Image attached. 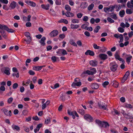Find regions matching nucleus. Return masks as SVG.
<instances>
[{
    "label": "nucleus",
    "instance_id": "1",
    "mask_svg": "<svg viewBox=\"0 0 133 133\" xmlns=\"http://www.w3.org/2000/svg\"><path fill=\"white\" fill-rule=\"evenodd\" d=\"M5 31H6L8 32L14 33V30L11 29L9 28L6 26L0 24V32L1 33H4Z\"/></svg>",
    "mask_w": 133,
    "mask_h": 133
},
{
    "label": "nucleus",
    "instance_id": "2",
    "mask_svg": "<svg viewBox=\"0 0 133 133\" xmlns=\"http://www.w3.org/2000/svg\"><path fill=\"white\" fill-rule=\"evenodd\" d=\"M109 66L110 70L113 72H115L117 70L118 65L115 62H113L110 63Z\"/></svg>",
    "mask_w": 133,
    "mask_h": 133
},
{
    "label": "nucleus",
    "instance_id": "3",
    "mask_svg": "<svg viewBox=\"0 0 133 133\" xmlns=\"http://www.w3.org/2000/svg\"><path fill=\"white\" fill-rule=\"evenodd\" d=\"M90 70L91 71L87 70L86 71V73L88 75H92L95 74L96 72V70L95 68H91Z\"/></svg>",
    "mask_w": 133,
    "mask_h": 133
},
{
    "label": "nucleus",
    "instance_id": "4",
    "mask_svg": "<svg viewBox=\"0 0 133 133\" xmlns=\"http://www.w3.org/2000/svg\"><path fill=\"white\" fill-rule=\"evenodd\" d=\"M84 118L89 122H92L93 121V119L90 115L85 114L84 116Z\"/></svg>",
    "mask_w": 133,
    "mask_h": 133
},
{
    "label": "nucleus",
    "instance_id": "5",
    "mask_svg": "<svg viewBox=\"0 0 133 133\" xmlns=\"http://www.w3.org/2000/svg\"><path fill=\"white\" fill-rule=\"evenodd\" d=\"M98 57L100 59L104 61L108 58V57L107 55L104 54H100L98 55Z\"/></svg>",
    "mask_w": 133,
    "mask_h": 133
},
{
    "label": "nucleus",
    "instance_id": "6",
    "mask_svg": "<svg viewBox=\"0 0 133 133\" xmlns=\"http://www.w3.org/2000/svg\"><path fill=\"white\" fill-rule=\"evenodd\" d=\"M114 37L117 39H118L119 38L120 41H119V43L120 42H122L123 40V37L122 35L120 34L119 35H118L117 34H115L114 35Z\"/></svg>",
    "mask_w": 133,
    "mask_h": 133
},
{
    "label": "nucleus",
    "instance_id": "7",
    "mask_svg": "<svg viewBox=\"0 0 133 133\" xmlns=\"http://www.w3.org/2000/svg\"><path fill=\"white\" fill-rule=\"evenodd\" d=\"M98 105L101 109H103L104 110H106L107 109V105L105 103L104 104L101 103H98Z\"/></svg>",
    "mask_w": 133,
    "mask_h": 133
},
{
    "label": "nucleus",
    "instance_id": "8",
    "mask_svg": "<svg viewBox=\"0 0 133 133\" xmlns=\"http://www.w3.org/2000/svg\"><path fill=\"white\" fill-rule=\"evenodd\" d=\"M25 2L28 5L32 7H35L36 6V3L33 2L31 1H26Z\"/></svg>",
    "mask_w": 133,
    "mask_h": 133
},
{
    "label": "nucleus",
    "instance_id": "9",
    "mask_svg": "<svg viewBox=\"0 0 133 133\" xmlns=\"http://www.w3.org/2000/svg\"><path fill=\"white\" fill-rule=\"evenodd\" d=\"M17 4L16 2L14 1H12L11 3L9 6V7L11 8V9H14L16 7Z\"/></svg>",
    "mask_w": 133,
    "mask_h": 133
},
{
    "label": "nucleus",
    "instance_id": "10",
    "mask_svg": "<svg viewBox=\"0 0 133 133\" xmlns=\"http://www.w3.org/2000/svg\"><path fill=\"white\" fill-rule=\"evenodd\" d=\"M85 54L86 55H89L92 56H93L94 55V52L89 50H87L86 52H85Z\"/></svg>",
    "mask_w": 133,
    "mask_h": 133
},
{
    "label": "nucleus",
    "instance_id": "11",
    "mask_svg": "<svg viewBox=\"0 0 133 133\" xmlns=\"http://www.w3.org/2000/svg\"><path fill=\"white\" fill-rule=\"evenodd\" d=\"M4 114L6 116H11V110H8L6 109H4Z\"/></svg>",
    "mask_w": 133,
    "mask_h": 133
},
{
    "label": "nucleus",
    "instance_id": "12",
    "mask_svg": "<svg viewBox=\"0 0 133 133\" xmlns=\"http://www.w3.org/2000/svg\"><path fill=\"white\" fill-rule=\"evenodd\" d=\"M99 86L97 83H94L91 84V88L93 89H96L98 88Z\"/></svg>",
    "mask_w": 133,
    "mask_h": 133
},
{
    "label": "nucleus",
    "instance_id": "13",
    "mask_svg": "<svg viewBox=\"0 0 133 133\" xmlns=\"http://www.w3.org/2000/svg\"><path fill=\"white\" fill-rule=\"evenodd\" d=\"M81 85V82L80 81L75 83L73 82L71 84V86L74 87L76 86L79 87Z\"/></svg>",
    "mask_w": 133,
    "mask_h": 133
},
{
    "label": "nucleus",
    "instance_id": "14",
    "mask_svg": "<svg viewBox=\"0 0 133 133\" xmlns=\"http://www.w3.org/2000/svg\"><path fill=\"white\" fill-rule=\"evenodd\" d=\"M111 114L114 115H116L117 116H119L120 114V113L117 110L115 109H114L113 111H112L111 112Z\"/></svg>",
    "mask_w": 133,
    "mask_h": 133
},
{
    "label": "nucleus",
    "instance_id": "15",
    "mask_svg": "<svg viewBox=\"0 0 133 133\" xmlns=\"http://www.w3.org/2000/svg\"><path fill=\"white\" fill-rule=\"evenodd\" d=\"M89 63L90 65L93 66H95L97 65V62L96 61H91Z\"/></svg>",
    "mask_w": 133,
    "mask_h": 133
},
{
    "label": "nucleus",
    "instance_id": "16",
    "mask_svg": "<svg viewBox=\"0 0 133 133\" xmlns=\"http://www.w3.org/2000/svg\"><path fill=\"white\" fill-rule=\"evenodd\" d=\"M88 5V4L87 2H83L80 4V7L81 8L84 9L87 8Z\"/></svg>",
    "mask_w": 133,
    "mask_h": 133
},
{
    "label": "nucleus",
    "instance_id": "17",
    "mask_svg": "<svg viewBox=\"0 0 133 133\" xmlns=\"http://www.w3.org/2000/svg\"><path fill=\"white\" fill-rule=\"evenodd\" d=\"M4 68L5 70L4 71V73L8 75H9L10 74V69L9 68L7 67H5Z\"/></svg>",
    "mask_w": 133,
    "mask_h": 133
},
{
    "label": "nucleus",
    "instance_id": "18",
    "mask_svg": "<svg viewBox=\"0 0 133 133\" xmlns=\"http://www.w3.org/2000/svg\"><path fill=\"white\" fill-rule=\"evenodd\" d=\"M46 39V38L44 37L42 38L39 41V42L41 43V45L43 46H44L45 45V43H44V41Z\"/></svg>",
    "mask_w": 133,
    "mask_h": 133
},
{
    "label": "nucleus",
    "instance_id": "19",
    "mask_svg": "<svg viewBox=\"0 0 133 133\" xmlns=\"http://www.w3.org/2000/svg\"><path fill=\"white\" fill-rule=\"evenodd\" d=\"M65 15L68 17H73L74 16V14L73 13L68 11L66 12Z\"/></svg>",
    "mask_w": 133,
    "mask_h": 133
},
{
    "label": "nucleus",
    "instance_id": "20",
    "mask_svg": "<svg viewBox=\"0 0 133 133\" xmlns=\"http://www.w3.org/2000/svg\"><path fill=\"white\" fill-rule=\"evenodd\" d=\"M109 124L107 122H103L101 127L106 128L107 127H109Z\"/></svg>",
    "mask_w": 133,
    "mask_h": 133
},
{
    "label": "nucleus",
    "instance_id": "21",
    "mask_svg": "<svg viewBox=\"0 0 133 133\" xmlns=\"http://www.w3.org/2000/svg\"><path fill=\"white\" fill-rule=\"evenodd\" d=\"M41 7L43 9H44L46 10H48L49 9V8L50 7V5L49 4L47 5L42 4L41 5Z\"/></svg>",
    "mask_w": 133,
    "mask_h": 133
},
{
    "label": "nucleus",
    "instance_id": "22",
    "mask_svg": "<svg viewBox=\"0 0 133 133\" xmlns=\"http://www.w3.org/2000/svg\"><path fill=\"white\" fill-rule=\"evenodd\" d=\"M60 97H59V100L62 101H64L65 100V98L64 95L60 93Z\"/></svg>",
    "mask_w": 133,
    "mask_h": 133
},
{
    "label": "nucleus",
    "instance_id": "23",
    "mask_svg": "<svg viewBox=\"0 0 133 133\" xmlns=\"http://www.w3.org/2000/svg\"><path fill=\"white\" fill-rule=\"evenodd\" d=\"M122 5H121L120 4H119L118 5H115V8L116 9V10L117 11H118L121 9V7L122 6Z\"/></svg>",
    "mask_w": 133,
    "mask_h": 133
},
{
    "label": "nucleus",
    "instance_id": "24",
    "mask_svg": "<svg viewBox=\"0 0 133 133\" xmlns=\"http://www.w3.org/2000/svg\"><path fill=\"white\" fill-rule=\"evenodd\" d=\"M132 58V56H130L127 57L126 59V62L128 63V64H129L130 62V61Z\"/></svg>",
    "mask_w": 133,
    "mask_h": 133
},
{
    "label": "nucleus",
    "instance_id": "25",
    "mask_svg": "<svg viewBox=\"0 0 133 133\" xmlns=\"http://www.w3.org/2000/svg\"><path fill=\"white\" fill-rule=\"evenodd\" d=\"M100 28V26H96L95 28L94 29V32L96 33H97L98 32L99 29Z\"/></svg>",
    "mask_w": 133,
    "mask_h": 133
},
{
    "label": "nucleus",
    "instance_id": "26",
    "mask_svg": "<svg viewBox=\"0 0 133 133\" xmlns=\"http://www.w3.org/2000/svg\"><path fill=\"white\" fill-rule=\"evenodd\" d=\"M12 127L13 129L16 130L17 131L19 130H20V128L17 125H13Z\"/></svg>",
    "mask_w": 133,
    "mask_h": 133
},
{
    "label": "nucleus",
    "instance_id": "27",
    "mask_svg": "<svg viewBox=\"0 0 133 133\" xmlns=\"http://www.w3.org/2000/svg\"><path fill=\"white\" fill-rule=\"evenodd\" d=\"M125 14V11L124 10H123L119 12V15L121 17H123Z\"/></svg>",
    "mask_w": 133,
    "mask_h": 133
},
{
    "label": "nucleus",
    "instance_id": "28",
    "mask_svg": "<svg viewBox=\"0 0 133 133\" xmlns=\"http://www.w3.org/2000/svg\"><path fill=\"white\" fill-rule=\"evenodd\" d=\"M126 12L127 14H131L133 13L132 11L130 9H127L126 10Z\"/></svg>",
    "mask_w": 133,
    "mask_h": 133
},
{
    "label": "nucleus",
    "instance_id": "29",
    "mask_svg": "<svg viewBox=\"0 0 133 133\" xmlns=\"http://www.w3.org/2000/svg\"><path fill=\"white\" fill-rule=\"evenodd\" d=\"M79 27V26L78 25H74V24H71V27L72 29H77Z\"/></svg>",
    "mask_w": 133,
    "mask_h": 133
},
{
    "label": "nucleus",
    "instance_id": "30",
    "mask_svg": "<svg viewBox=\"0 0 133 133\" xmlns=\"http://www.w3.org/2000/svg\"><path fill=\"white\" fill-rule=\"evenodd\" d=\"M95 122L99 126L101 127L103 122L97 119L96 120Z\"/></svg>",
    "mask_w": 133,
    "mask_h": 133
},
{
    "label": "nucleus",
    "instance_id": "31",
    "mask_svg": "<svg viewBox=\"0 0 133 133\" xmlns=\"http://www.w3.org/2000/svg\"><path fill=\"white\" fill-rule=\"evenodd\" d=\"M59 23H63L65 24H67L68 23V21L65 19H61L59 21Z\"/></svg>",
    "mask_w": 133,
    "mask_h": 133
},
{
    "label": "nucleus",
    "instance_id": "32",
    "mask_svg": "<svg viewBox=\"0 0 133 133\" xmlns=\"http://www.w3.org/2000/svg\"><path fill=\"white\" fill-rule=\"evenodd\" d=\"M119 85V83L116 81H114L113 84V87L115 88H117Z\"/></svg>",
    "mask_w": 133,
    "mask_h": 133
},
{
    "label": "nucleus",
    "instance_id": "33",
    "mask_svg": "<svg viewBox=\"0 0 133 133\" xmlns=\"http://www.w3.org/2000/svg\"><path fill=\"white\" fill-rule=\"evenodd\" d=\"M51 119L50 117H48L45 119V123L48 124L50 122Z\"/></svg>",
    "mask_w": 133,
    "mask_h": 133
},
{
    "label": "nucleus",
    "instance_id": "34",
    "mask_svg": "<svg viewBox=\"0 0 133 133\" xmlns=\"http://www.w3.org/2000/svg\"><path fill=\"white\" fill-rule=\"evenodd\" d=\"M127 6L128 8H132L133 7V5L130 2H127Z\"/></svg>",
    "mask_w": 133,
    "mask_h": 133
},
{
    "label": "nucleus",
    "instance_id": "35",
    "mask_svg": "<svg viewBox=\"0 0 133 133\" xmlns=\"http://www.w3.org/2000/svg\"><path fill=\"white\" fill-rule=\"evenodd\" d=\"M128 77L127 76L124 75L121 80V83H124L127 79Z\"/></svg>",
    "mask_w": 133,
    "mask_h": 133
},
{
    "label": "nucleus",
    "instance_id": "36",
    "mask_svg": "<svg viewBox=\"0 0 133 133\" xmlns=\"http://www.w3.org/2000/svg\"><path fill=\"white\" fill-rule=\"evenodd\" d=\"M65 9L68 11H71V8L70 6L68 5H66L65 6Z\"/></svg>",
    "mask_w": 133,
    "mask_h": 133
},
{
    "label": "nucleus",
    "instance_id": "37",
    "mask_svg": "<svg viewBox=\"0 0 133 133\" xmlns=\"http://www.w3.org/2000/svg\"><path fill=\"white\" fill-rule=\"evenodd\" d=\"M12 76L13 77L15 76L17 78H18L19 77V72H15L12 74Z\"/></svg>",
    "mask_w": 133,
    "mask_h": 133
},
{
    "label": "nucleus",
    "instance_id": "38",
    "mask_svg": "<svg viewBox=\"0 0 133 133\" xmlns=\"http://www.w3.org/2000/svg\"><path fill=\"white\" fill-rule=\"evenodd\" d=\"M94 6V5L93 3H91L90 5H89L88 7V10H92Z\"/></svg>",
    "mask_w": 133,
    "mask_h": 133
},
{
    "label": "nucleus",
    "instance_id": "39",
    "mask_svg": "<svg viewBox=\"0 0 133 133\" xmlns=\"http://www.w3.org/2000/svg\"><path fill=\"white\" fill-rule=\"evenodd\" d=\"M39 66H35L33 68V69L36 71H39L41 70Z\"/></svg>",
    "mask_w": 133,
    "mask_h": 133
},
{
    "label": "nucleus",
    "instance_id": "40",
    "mask_svg": "<svg viewBox=\"0 0 133 133\" xmlns=\"http://www.w3.org/2000/svg\"><path fill=\"white\" fill-rule=\"evenodd\" d=\"M5 90V88L4 86H1L0 87V93H2V91H4Z\"/></svg>",
    "mask_w": 133,
    "mask_h": 133
},
{
    "label": "nucleus",
    "instance_id": "41",
    "mask_svg": "<svg viewBox=\"0 0 133 133\" xmlns=\"http://www.w3.org/2000/svg\"><path fill=\"white\" fill-rule=\"evenodd\" d=\"M78 112L82 115H83L85 114L84 110L83 109H79L78 110Z\"/></svg>",
    "mask_w": 133,
    "mask_h": 133
},
{
    "label": "nucleus",
    "instance_id": "42",
    "mask_svg": "<svg viewBox=\"0 0 133 133\" xmlns=\"http://www.w3.org/2000/svg\"><path fill=\"white\" fill-rule=\"evenodd\" d=\"M62 49H59L57 51L56 53L58 54L59 56H61L62 54Z\"/></svg>",
    "mask_w": 133,
    "mask_h": 133
},
{
    "label": "nucleus",
    "instance_id": "43",
    "mask_svg": "<svg viewBox=\"0 0 133 133\" xmlns=\"http://www.w3.org/2000/svg\"><path fill=\"white\" fill-rule=\"evenodd\" d=\"M109 83V82L108 81H105L103 83L102 85L103 87H105V86L108 85Z\"/></svg>",
    "mask_w": 133,
    "mask_h": 133
},
{
    "label": "nucleus",
    "instance_id": "44",
    "mask_svg": "<svg viewBox=\"0 0 133 133\" xmlns=\"http://www.w3.org/2000/svg\"><path fill=\"white\" fill-rule=\"evenodd\" d=\"M55 3L57 5H60L61 4V0H56Z\"/></svg>",
    "mask_w": 133,
    "mask_h": 133
},
{
    "label": "nucleus",
    "instance_id": "45",
    "mask_svg": "<svg viewBox=\"0 0 133 133\" xmlns=\"http://www.w3.org/2000/svg\"><path fill=\"white\" fill-rule=\"evenodd\" d=\"M111 16L112 18L116 20L117 19V17L116 15V14H114L113 15H112Z\"/></svg>",
    "mask_w": 133,
    "mask_h": 133
},
{
    "label": "nucleus",
    "instance_id": "46",
    "mask_svg": "<svg viewBox=\"0 0 133 133\" xmlns=\"http://www.w3.org/2000/svg\"><path fill=\"white\" fill-rule=\"evenodd\" d=\"M107 20L108 22L110 23H113L114 22V21L110 17H108Z\"/></svg>",
    "mask_w": 133,
    "mask_h": 133
},
{
    "label": "nucleus",
    "instance_id": "47",
    "mask_svg": "<svg viewBox=\"0 0 133 133\" xmlns=\"http://www.w3.org/2000/svg\"><path fill=\"white\" fill-rule=\"evenodd\" d=\"M118 31L122 33L124 31V29L122 28L119 27L118 28Z\"/></svg>",
    "mask_w": 133,
    "mask_h": 133
},
{
    "label": "nucleus",
    "instance_id": "48",
    "mask_svg": "<svg viewBox=\"0 0 133 133\" xmlns=\"http://www.w3.org/2000/svg\"><path fill=\"white\" fill-rule=\"evenodd\" d=\"M0 2L5 4H7L8 1V0H0Z\"/></svg>",
    "mask_w": 133,
    "mask_h": 133
},
{
    "label": "nucleus",
    "instance_id": "49",
    "mask_svg": "<svg viewBox=\"0 0 133 133\" xmlns=\"http://www.w3.org/2000/svg\"><path fill=\"white\" fill-rule=\"evenodd\" d=\"M70 43L72 45L75 46H77L76 43L74 42L73 40H71L70 41Z\"/></svg>",
    "mask_w": 133,
    "mask_h": 133
},
{
    "label": "nucleus",
    "instance_id": "50",
    "mask_svg": "<svg viewBox=\"0 0 133 133\" xmlns=\"http://www.w3.org/2000/svg\"><path fill=\"white\" fill-rule=\"evenodd\" d=\"M18 84L17 83H14L12 86L13 88L14 89H15L17 88L18 87Z\"/></svg>",
    "mask_w": 133,
    "mask_h": 133
},
{
    "label": "nucleus",
    "instance_id": "51",
    "mask_svg": "<svg viewBox=\"0 0 133 133\" xmlns=\"http://www.w3.org/2000/svg\"><path fill=\"white\" fill-rule=\"evenodd\" d=\"M13 100L12 97H11L9 98L7 102L8 103L10 104L11 103Z\"/></svg>",
    "mask_w": 133,
    "mask_h": 133
},
{
    "label": "nucleus",
    "instance_id": "52",
    "mask_svg": "<svg viewBox=\"0 0 133 133\" xmlns=\"http://www.w3.org/2000/svg\"><path fill=\"white\" fill-rule=\"evenodd\" d=\"M110 9V11L111 12H112L115 8V5L114 6L111 5L109 6Z\"/></svg>",
    "mask_w": 133,
    "mask_h": 133
},
{
    "label": "nucleus",
    "instance_id": "53",
    "mask_svg": "<svg viewBox=\"0 0 133 133\" xmlns=\"http://www.w3.org/2000/svg\"><path fill=\"white\" fill-rule=\"evenodd\" d=\"M93 47L95 49H99L100 48V46H98L96 44H93Z\"/></svg>",
    "mask_w": 133,
    "mask_h": 133
},
{
    "label": "nucleus",
    "instance_id": "54",
    "mask_svg": "<svg viewBox=\"0 0 133 133\" xmlns=\"http://www.w3.org/2000/svg\"><path fill=\"white\" fill-rule=\"evenodd\" d=\"M79 21L78 19H72V22L73 23H78Z\"/></svg>",
    "mask_w": 133,
    "mask_h": 133
},
{
    "label": "nucleus",
    "instance_id": "55",
    "mask_svg": "<svg viewBox=\"0 0 133 133\" xmlns=\"http://www.w3.org/2000/svg\"><path fill=\"white\" fill-rule=\"evenodd\" d=\"M110 9L109 7L108 8H104V11L106 12H109L110 11Z\"/></svg>",
    "mask_w": 133,
    "mask_h": 133
},
{
    "label": "nucleus",
    "instance_id": "56",
    "mask_svg": "<svg viewBox=\"0 0 133 133\" xmlns=\"http://www.w3.org/2000/svg\"><path fill=\"white\" fill-rule=\"evenodd\" d=\"M25 36L28 38V40H29L30 38L31 39L30 34H25Z\"/></svg>",
    "mask_w": 133,
    "mask_h": 133
},
{
    "label": "nucleus",
    "instance_id": "57",
    "mask_svg": "<svg viewBox=\"0 0 133 133\" xmlns=\"http://www.w3.org/2000/svg\"><path fill=\"white\" fill-rule=\"evenodd\" d=\"M88 17L87 16H85L84 17L83 19V20L85 22H86L88 21Z\"/></svg>",
    "mask_w": 133,
    "mask_h": 133
},
{
    "label": "nucleus",
    "instance_id": "58",
    "mask_svg": "<svg viewBox=\"0 0 133 133\" xmlns=\"http://www.w3.org/2000/svg\"><path fill=\"white\" fill-rule=\"evenodd\" d=\"M42 123H40L38 124L36 128L38 129V131H39L40 128L42 127Z\"/></svg>",
    "mask_w": 133,
    "mask_h": 133
},
{
    "label": "nucleus",
    "instance_id": "59",
    "mask_svg": "<svg viewBox=\"0 0 133 133\" xmlns=\"http://www.w3.org/2000/svg\"><path fill=\"white\" fill-rule=\"evenodd\" d=\"M58 58H56V57L55 56H52L51 57V59L52 60V61L53 62H55L56 61L57 59Z\"/></svg>",
    "mask_w": 133,
    "mask_h": 133
},
{
    "label": "nucleus",
    "instance_id": "60",
    "mask_svg": "<svg viewBox=\"0 0 133 133\" xmlns=\"http://www.w3.org/2000/svg\"><path fill=\"white\" fill-rule=\"evenodd\" d=\"M117 1L118 3H125L127 1V0H118Z\"/></svg>",
    "mask_w": 133,
    "mask_h": 133
},
{
    "label": "nucleus",
    "instance_id": "61",
    "mask_svg": "<svg viewBox=\"0 0 133 133\" xmlns=\"http://www.w3.org/2000/svg\"><path fill=\"white\" fill-rule=\"evenodd\" d=\"M3 9L6 10H8L9 9V8L8 7L7 5H3Z\"/></svg>",
    "mask_w": 133,
    "mask_h": 133
},
{
    "label": "nucleus",
    "instance_id": "62",
    "mask_svg": "<svg viewBox=\"0 0 133 133\" xmlns=\"http://www.w3.org/2000/svg\"><path fill=\"white\" fill-rule=\"evenodd\" d=\"M28 72L30 75H33L35 74V72L32 70H29Z\"/></svg>",
    "mask_w": 133,
    "mask_h": 133
},
{
    "label": "nucleus",
    "instance_id": "63",
    "mask_svg": "<svg viewBox=\"0 0 133 133\" xmlns=\"http://www.w3.org/2000/svg\"><path fill=\"white\" fill-rule=\"evenodd\" d=\"M125 107H127L130 108H132V105L129 104H126L125 105Z\"/></svg>",
    "mask_w": 133,
    "mask_h": 133
},
{
    "label": "nucleus",
    "instance_id": "64",
    "mask_svg": "<svg viewBox=\"0 0 133 133\" xmlns=\"http://www.w3.org/2000/svg\"><path fill=\"white\" fill-rule=\"evenodd\" d=\"M115 58L117 59H118L120 57L118 55L117 52H116L115 54Z\"/></svg>",
    "mask_w": 133,
    "mask_h": 133
}]
</instances>
